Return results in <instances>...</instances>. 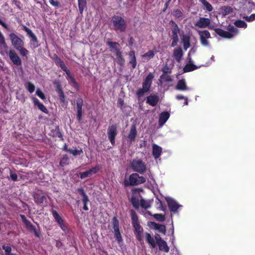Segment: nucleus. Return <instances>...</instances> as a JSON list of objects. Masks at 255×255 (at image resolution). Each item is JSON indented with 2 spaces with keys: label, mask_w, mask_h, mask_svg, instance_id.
<instances>
[{
  "label": "nucleus",
  "mask_w": 255,
  "mask_h": 255,
  "mask_svg": "<svg viewBox=\"0 0 255 255\" xmlns=\"http://www.w3.org/2000/svg\"><path fill=\"white\" fill-rule=\"evenodd\" d=\"M129 165L133 171L140 174L144 173L147 169L145 162L138 158L133 159L130 161Z\"/></svg>",
  "instance_id": "f257e3e1"
},
{
  "label": "nucleus",
  "mask_w": 255,
  "mask_h": 255,
  "mask_svg": "<svg viewBox=\"0 0 255 255\" xmlns=\"http://www.w3.org/2000/svg\"><path fill=\"white\" fill-rule=\"evenodd\" d=\"M146 181L144 177L139 176L137 173H134L130 175L129 181L125 180L124 184L126 186H135L144 183Z\"/></svg>",
  "instance_id": "f03ea898"
},
{
  "label": "nucleus",
  "mask_w": 255,
  "mask_h": 255,
  "mask_svg": "<svg viewBox=\"0 0 255 255\" xmlns=\"http://www.w3.org/2000/svg\"><path fill=\"white\" fill-rule=\"evenodd\" d=\"M214 30L217 34L227 38H231L237 35L239 32L238 29L232 25L229 26V31H224L220 28H215Z\"/></svg>",
  "instance_id": "7ed1b4c3"
},
{
  "label": "nucleus",
  "mask_w": 255,
  "mask_h": 255,
  "mask_svg": "<svg viewBox=\"0 0 255 255\" xmlns=\"http://www.w3.org/2000/svg\"><path fill=\"white\" fill-rule=\"evenodd\" d=\"M112 21L113 23L114 30H119L121 32H123L126 30L127 24L122 17L114 15L112 17Z\"/></svg>",
  "instance_id": "20e7f679"
},
{
  "label": "nucleus",
  "mask_w": 255,
  "mask_h": 255,
  "mask_svg": "<svg viewBox=\"0 0 255 255\" xmlns=\"http://www.w3.org/2000/svg\"><path fill=\"white\" fill-rule=\"evenodd\" d=\"M171 26L172 27V43L171 46L174 47L176 46L179 41L178 35L180 34V30L177 24L173 21L171 20L170 22Z\"/></svg>",
  "instance_id": "39448f33"
},
{
  "label": "nucleus",
  "mask_w": 255,
  "mask_h": 255,
  "mask_svg": "<svg viewBox=\"0 0 255 255\" xmlns=\"http://www.w3.org/2000/svg\"><path fill=\"white\" fill-rule=\"evenodd\" d=\"M194 25L195 26L200 28H209V29H214V25H211V20L208 18L200 17L197 20Z\"/></svg>",
  "instance_id": "423d86ee"
},
{
  "label": "nucleus",
  "mask_w": 255,
  "mask_h": 255,
  "mask_svg": "<svg viewBox=\"0 0 255 255\" xmlns=\"http://www.w3.org/2000/svg\"><path fill=\"white\" fill-rule=\"evenodd\" d=\"M113 225L115 237L119 245L123 243V239L119 230V222L116 217L113 219Z\"/></svg>",
  "instance_id": "0eeeda50"
},
{
  "label": "nucleus",
  "mask_w": 255,
  "mask_h": 255,
  "mask_svg": "<svg viewBox=\"0 0 255 255\" xmlns=\"http://www.w3.org/2000/svg\"><path fill=\"white\" fill-rule=\"evenodd\" d=\"M9 37L11 40L12 46L16 49H19L21 46H24L23 41L15 34L13 33L9 34Z\"/></svg>",
  "instance_id": "6e6552de"
},
{
  "label": "nucleus",
  "mask_w": 255,
  "mask_h": 255,
  "mask_svg": "<svg viewBox=\"0 0 255 255\" xmlns=\"http://www.w3.org/2000/svg\"><path fill=\"white\" fill-rule=\"evenodd\" d=\"M198 34L200 36V40L201 44L204 46H209V42L208 40L211 37V34L208 30H198Z\"/></svg>",
  "instance_id": "1a4fd4ad"
},
{
  "label": "nucleus",
  "mask_w": 255,
  "mask_h": 255,
  "mask_svg": "<svg viewBox=\"0 0 255 255\" xmlns=\"http://www.w3.org/2000/svg\"><path fill=\"white\" fill-rule=\"evenodd\" d=\"M52 216H53L55 222L59 226L61 229L64 232H66L67 231V226H66V224L65 223L64 220L59 215L58 212L55 210H52Z\"/></svg>",
  "instance_id": "9d476101"
},
{
  "label": "nucleus",
  "mask_w": 255,
  "mask_h": 255,
  "mask_svg": "<svg viewBox=\"0 0 255 255\" xmlns=\"http://www.w3.org/2000/svg\"><path fill=\"white\" fill-rule=\"evenodd\" d=\"M100 169L99 166H96L90 170L83 172L79 173V177L81 179H84L87 177H90L92 175L97 173Z\"/></svg>",
  "instance_id": "9b49d317"
},
{
  "label": "nucleus",
  "mask_w": 255,
  "mask_h": 255,
  "mask_svg": "<svg viewBox=\"0 0 255 255\" xmlns=\"http://www.w3.org/2000/svg\"><path fill=\"white\" fill-rule=\"evenodd\" d=\"M117 134V126L116 125L110 126L108 129V135L109 139L113 145H114L115 143V138Z\"/></svg>",
  "instance_id": "f8f14e48"
},
{
  "label": "nucleus",
  "mask_w": 255,
  "mask_h": 255,
  "mask_svg": "<svg viewBox=\"0 0 255 255\" xmlns=\"http://www.w3.org/2000/svg\"><path fill=\"white\" fill-rule=\"evenodd\" d=\"M166 201L170 210L173 212H176L178 209L181 206L174 199L170 197L166 198Z\"/></svg>",
  "instance_id": "ddd939ff"
},
{
  "label": "nucleus",
  "mask_w": 255,
  "mask_h": 255,
  "mask_svg": "<svg viewBox=\"0 0 255 255\" xmlns=\"http://www.w3.org/2000/svg\"><path fill=\"white\" fill-rule=\"evenodd\" d=\"M23 29L27 33V34L31 38V44L33 46L34 48L38 46V40L35 35L33 33L32 30L25 26H23Z\"/></svg>",
  "instance_id": "4468645a"
},
{
  "label": "nucleus",
  "mask_w": 255,
  "mask_h": 255,
  "mask_svg": "<svg viewBox=\"0 0 255 255\" xmlns=\"http://www.w3.org/2000/svg\"><path fill=\"white\" fill-rule=\"evenodd\" d=\"M9 58L14 65L20 66L21 65V60L16 53L13 50H10L7 53Z\"/></svg>",
  "instance_id": "2eb2a0df"
},
{
  "label": "nucleus",
  "mask_w": 255,
  "mask_h": 255,
  "mask_svg": "<svg viewBox=\"0 0 255 255\" xmlns=\"http://www.w3.org/2000/svg\"><path fill=\"white\" fill-rule=\"evenodd\" d=\"M153 77L154 76L153 74L149 73L143 80L142 87L146 90L149 91Z\"/></svg>",
  "instance_id": "dca6fc26"
},
{
  "label": "nucleus",
  "mask_w": 255,
  "mask_h": 255,
  "mask_svg": "<svg viewBox=\"0 0 255 255\" xmlns=\"http://www.w3.org/2000/svg\"><path fill=\"white\" fill-rule=\"evenodd\" d=\"M137 136V131L136 126L133 125L131 126L129 132L127 137V140L130 143H132L135 139Z\"/></svg>",
  "instance_id": "f3484780"
},
{
  "label": "nucleus",
  "mask_w": 255,
  "mask_h": 255,
  "mask_svg": "<svg viewBox=\"0 0 255 255\" xmlns=\"http://www.w3.org/2000/svg\"><path fill=\"white\" fill-rule=\"evenodd\" d=\"M8 47L6 44L3 35L0 31V53L1 55L7 53Z\"/></svg>",
  "instance_id": "a211bd4d"
},
{
  "label": "nucleus",
  "mask_w": 255,
  "mask_h": 255,
  "mask_svg": "<svg viewBox=\"0 0 255 255\" xmlns=\"http://www.w3.org/2000/svg\"><path fill=\"white\" fill-rule=\"evenodd\" d=\"M83 101L81 98H78L76 101V105L77 108V118L80 122L81 121L83 115L82 107Z\"/></svg>",
  "instance_id": "6ab92c4d"
},
{
  "label": "nucleus",
  "mask_w": 255,
  "mask_h": 255,
  "mask_svg": "<svg viewBox=\"0 0 255 255\" xmlns=\"http://www.w3.org/2000/svg\"><path fill=\"white\" fill-rule=\"evenodd\" d=\"M183 52L181 47L175 48L173 50V56L174 59L178 63H180L182 59Z\"/></svg>",
  "instance_id": "aec40b11"
},
{
  "label": "nucleus",
  "mask_w": 255,
  "mask_h": 255,
  "mask_svg": "<svg viewBox=\"0 0 255 255\" xmlns=\"http://www.w3.org/2000/svg\"><path fill=\"white\" fill-rule=\"evenodd\" d=\"M175 89L179 91L190 90V89L187 87L186 81L184 79H181L177 82Z\"/></svg>",
  "instance_id": "412c9836"
},
{
  "label": "nucleus",
  "mask_w": 255,
  "mask_h": 255,
  "mask_svg": "<svg viewBox=\"0 0 255 255\" xmlns=\"http://www.w3.org/2000/svg\"><path fill=\"white\" fill-rule=\"evenodd\" d=\"M159 102V97L155 95H150L146 98V103L151 106H155Z\"/></svg>",
  "instance_id": "4be33fe9"
},
{
  "label": "nucleus",
  "mask_w": 255,
  "mask_h": 255,
  "mask_svg": "<svg viewBox=\"0 0 255 255\" xmlns=\"http://www.w3.org/2000/svg\"><path fill=\"white\" fill-rule=\"evenodd\" d=\"M64 71L66 74V78L68 80L69 83L71 84L73 87H76L77 86V84L76 82V80L71 73L70 71L68 70L67 68L66 70H64Z\"/></svg>",
  "instance_id": "5701e85b"
},
{
  "label": "nucleus",
  "mask_w": 255,
  "mask_h": 255,
  "mask_svg": "<svg viewBox=\"0 0 255 255\" xmlns=\"http://www.w3.org/2000/svg\"><path fill=\"white\" fill-rule=\"evenodd\" d=\"M34 105L37 107V108L42 112L45 114L48 113V111L47 108L44 106V105L40 102V101L36 98L33 97L32 98Z\"/></svg>",
  "instance_id": "b1692460"
},
{
  "label": "nucleus",
  "mask_w": 255,
  "mask_h": 255,
  "mask_svg": "<svg viewBox=\"0 0 255 255\" xmlns=\"http://www.w3.org/2000/svg\"><path fill=\"white\" fill-rule=\"evenodd\" d=\"M169 118V114L168 112L161 113L159 115V125L162 127Z\"/></svg>",
  "instance_id": "393cba45"
},
{
  "label": "nucleus",
  "mask_w": 255,
  "mask_h": 255,
  "mask_svg": "<svg viewBox=\"0 0 255 255\" xmlns=\"http://www.w3.org/2000/svg\"><path fill=\"white\" fill-rule=\"evenodd\" d=\"M162 152V148L156 145L153 144L152 145V155L155 159L158 158L161 155Z\"/></svg>",
  "instance_id": "a878e982"
},
{
  "label": "nucleus",
  "mask_w": 255,
  "mask_h": 255,
  "mask_svg": "<svg viewBox=\"0 0 255 255\" xmlns=\"http://www.w3.org/2000/svg\"><path fill=\"white\" fill-rule=\"evenodd\" d=\"M189 64H187L184 68L183 70L185 72H190L197 69L198 67L196 65L193 64V60L190 56L188 57Z\"/></svg>",
  "instance_id": "bb28decb"
},
{
  "label": "nucleus",
  "mask_w": 255,
  "mask_h": 255,
  "mask_svg": "<svg viewBox=\"0 0 255 255\" xmlns=\"http://www.w3.org/2000/svg\"><path fill=\"white\" fill-rule=\"evenodd\" d=\"M139 195H136V193H133L130 200L131 204L136 209H138L139 207Z\"/></svg>",
  "instance_id": "cd10ccee"
},
{
  "label": "nucleus",
  "mask_w": 255,
  "mask_h": 255,
  "mask_svg": "<svg viewBox=\"0 0 255 255\" xmlns=\"http://www.w3.org/2000/svg\"><path fill=\"white\" fill-rule=\"evenodd\" d=\"M151 225L155 229L158 231L159 232L163 234L164 235L166 233V227L164 225H160L154 222H152Z\"/></svg>",
  "instance_id": "c85d7f7f"
},
{
  "label": "nucleus",
  "mask_w": 255,
  "mask_h": 255,
  "mask_svg": "<svg viewBox=\"0 0 255 255\" xmlns=\"http://www.w3.org/2000/svg\"><path fill=\"white\" fill-rule=\"evenodd\" d=\"M172 81V79L171 76L167 74H162L160 76L159 79V83L161 85H162L165 82H170Z\"/></svg>",
  "instance_id": "c756f323"
},
{
  "label": "nucleus",
  "mask_w": 255,
  "mask_h": 255,
  "mask_svg": "<svg viewBox=\"0 0 255 255\" xmlns=\"http://www.w3.org/2000/svg\"><path fill=\"white\" fill-rule=\"evenodd\" d=\"M182 42L183 43V48L186 50L190 46V38L188 36L183 35L182 38Z\"/></svg>",
  "instance_id": "7c9ffc66"
},
{
  "label": "nucleus",
  "mask_w": 255,
  "mask_h": 255,
  "mask_svg": "<svg viewBox=\"0 0 255 255\" xmlns=\"http://www.w3.org/2000/svg\"><path fill=\"white\" fill-rule=\"evenodd\" d=\"M157 245L158 246L159 250L164 251L166 253H168L169 252V248L165 241H160V242H159Z\"/></svg>",
  "instance_id": "2f4dec72"
},
{
  "label": "nucleus",
  "mask_w": 255,
  "mask_h": 255,
  "mask_svg": "<svg viewBox=\"0 0 255 255\" xmlns=\"http://www.w3.org/2000/svg\"><path fill=\"white\" fill-rule=\"evenodd\" d=\"M130 57L129 63L131 64L133 69L135 68L136 65V58L134 52L131 51L129 53Z\"/></svg>",
  "instance_id": "473e14b6"
},
{
  "label": "nucleus",
  "mask_w": 255,
  "mask_h": 255,
  "mask_svg": "<svg viewBox=\"0 0 255 255\" xmlns=\"http://www.w3.org/2000/svg\"><path fill=\"white\" fill-rule=\"evenodd\" d=\"M145 238L148 243L152 247V248L155 247V243L154 239L151 236L149 233L145 234Z\"/></svg>",
  "instance_id": "72a5a7b5"
},
{
  "label": "nucleus",
  "mask_w": 255,
  "mask_h": 255,
  "mask_svg": "<svg viewBox=\"0 0 255 255\" xmlns=\"http://www.w3.org/2000/svg\"><path fill=\"white\" fill-rule=\"evenodd\" d=\"M20 218H21L22 221H23V222L24 223L26 227L28 229H29L30 230H34V227L31 224V223L26 219V218L24 215H20Z\"/></svg>",
  "instance_id": "f704fd0d"
},
{
  "label": "nucleus",
  "mask_w": 255,
  "mask_h": 255,
  "mask_svg": "<svg viewBox=\"0 0 255 255\" xmlns=\"http://www.w3.org/2000/svg\"><path fill=\"white\" fill-rule=\"evenodd\" d=\"M55 62L57 66H59L62 70H65L67 67L64 63L61 60V59L57 56L55 58Z\"/></svg>",
  "instance_id": "c9c22d12"
},
{
  "label": "nucleus",
  "mask_w": 255,
  "mask_h": 255,
  "mask_svg": "<svg viewBox=\"0 0 255 255\" xmlns=\"http://www.w3.org/2000/svg\"><path fill=\"white\" fill-rule=\"evenodd\" d=\"M154 52L153 51L150 50L142 55V58L145 61H148L153 57Z\"/></svg>",
  "instance_id": "e433bc0d"
},
{
  "label": "nucleus",
  "mask_w": 255,
  "mask_h": 255,
  "mask_svg": "<svg viewBox=\"0 0 255 255\" xmlns=\"http://www.w3.org/2000/svg\"><path fill=\"white\" fill-rule=\"evenodd\" d=\"M140 204L141 207L144 209H147L151 207V204L149 201L145 200L143 199H140Z\"/></svg>",
  "instance_id": "4c0bfd02"
},
{
  "label": "nucleus",
  "mask_w": 255,
  "mask_h": 255,
  "mask_svg": "<svg viewBox=\"0 0 255 255\" xmlns=\"http://www.w3.org/2000/svg\"><path fill=\"white\" fill-rule=\"evenodd\" d=\"M201 2L204 5V8L208 11H211L213 10V7L212 5L208 2L206 0H201Z\"/></svg>",
  "instance_id": "58836bf2"
},
{
  "label": "nucleus",
  "mask_w": 255,
  "mask_h": 255,
  "mask_svg": "<svg viewBox=\"0 0 255 255\" xmlns=\"http://www.w3.org/2000/svg\"><path fill=\"white\" fill-rule=\"evenodd\" d=\"M86 0H78L79 9L80 12L82 13L84 8L86 6Z\"/></svg>",
  "instance_id": "ea45409f"
},
{
  "label": "nucleus",
  "mask_w": 255,
  "mask_h": 255,
  "mask_svg": "<svg viewBox=\"0 0 255 255\" xmlns=\"http://www.w3.org/2000/svg\"><path fill=\"white\" fill-rule=\"evenodd\" d=\"M235 25L240 28H246L247 27V24L244 21L238 20L234 22Z\"/></svg>",
  "instance_id": "a19ab883"
},
{
  "label": "nucleus",
  "mask_w": 255,
  "mask_h": 255,
  "mask_svg": "<svg viewBox=\"0 0 255 255\" xmlns=\"http://www.w3.org/2000/svg\"><path fill=\"white\" fill-rule=\"evenodd\" d=\"M26 89L30 93H33L35 90V86L30 82H27L25 84Z\"/></svg>",
  "instance_id": "79ce46f5"
},
{
  "label": "nucleus",
  "mask_w": 255,
  "mask_h": 255,
  "mask_svg": "<svg viewBox=\"0 0 255 255\" xmlns=\"http://www.w3.org/2000/svg\"><path fill=\"white\" fill-rule=\"evenodd\" d=\"M68 152L73 154L74 156H77L78 155H80L83 153V151L82 149H69L67 150Z\"/></svg>",
  "instance_id": "37998d69"
},
{
  "label": "nucleus",
  "mask_w": 255,
  "mask_h": 255,
  "mask_svg": "<svg viewBox=\"0 0 255 255\" xmlns=\"http://www.w3.org/2000/svg\"><path fill=\"white\" fill-rule=\"evenodd\" d=\"M107 44L109 45L110 48L115 49L116 51H118L120 46L119 44L116 42L108 41L107 42Z\"/></svg>",
  "instance_id": "c03bdc74"
},
{
  "label": "nucleus",
  "mask_w": 255,
  "mask_h": 255,
  "mask_svg": "<svg viewBox=\"0 0 255 255\" xmlns=\"http://www.w3.org/2000/svg\"><path fill=\"white\" fill-rule=\"evenodd\" d=\"M69 163V158L67 155H64L60 162V166L63 167Z\"/></svg>",
  "instance_id": "a18cd8bd"
},
{
  "label": "nucleus",
  "mask_w": 255,
  "mask_h": 255,
  "mask_svg": "<svg viewBox=\"0 0 255 255\" xmlns=\"http://www.w3.org/2000/svg\"><path fill=\"white\" fill-rule=\"evenodd\" d=\"M149 91L144 89L143 87L139 89L136 92V95L138 98L142 97L145 93H147Z\"/></svg>",
  "instance_id": "49530a36"
},
{
  "label": "nucleus",
  "mask_w": 255,
  "mask_h": 255,
  "mask_svg": "<svg viewBox=\"0 0 255 255\" xmlns=\"http://www.w3.org/2000/svg\"><path fill=\"white\" fill-rule=\"evenodd\" d=\"M16 50L19 51L20 54L23 56H26L29 53V51L24 48L23 46H21L20 48Z\"/></svg>",
  "instance_id": "de8ad7c7"
},
{
  "label": "nucleus",
  "mask_w": 255,
  "mask_h": 255,
  "mask_svg": "<svg viewBox=\"0 0 255 255\" xmlns=\"http://www.w3.org/2000/svg\"><path fill=\"white\" fill-rule=\"evenodd\" d=\"M173 15L176 18H180L183 16L182 11L179 9H176L173 11Z\"/></svg>",
  "instance_id": "09e8293b"
},
{
  "label": "nucleus",
  "mask_w": 255,
  "mask_h": 255,
  "mask_svg": "<svg viewBox=\"0 0 255 255\" xmlns=\"http://www.w3.org/2000/svg\"><path fill=\"white\" fill-rule=\"evenodd\" d=\"M131 217L132 224L138 222V217L135 212L133 210L131 211Z\"/></svg>",
  "instance_id": "8fccbe9b"
},
{
  "label": "nucleus",
  "mask_w": 255,
  "mask_h": 255,
  "mask_svg": "<svg viewBox=\"0 0 255 255\" xmlns=\"http://www.w3.org/2000/svg\"><path fill=\"white\" fill-rule=\"evenodd\" d=\"M36 95L43 100L46 99L44 94L39 89L36 90Z\"/></svg>",
  "instance_id": "3c124183"
},
{
  "label": "nucleus",
  "mask_w": 255,
  "mask_h": 255,
  "mask_svg": "<svg viewBox=\"0 0 255 255\" xmlns=\"http://www.w3.org/2000/svg\"><path fill=\"white\" fill-rule=\"evenodd\" d=\"M2 249L4 250L5 255H9L11 254V248L10 246H2Z\"/></svg>",
  "instance_id": "603ef678"
},
{
  "label": "nucleus",
  "mask_w": 255,
  "mask_h": 255,
  "mask_svg": "<svg viewBox=\"0 0 255 255\" xmlns=\"http://www.w3.org/2000/svg\"><path fill=\"white\" fill-rule=\"evenodd\" d=\"M153 217L158 221L163 222L165 220L164 216L160 214H155L153 215Z\"/></svg>",
  "instance_id": "864d4df0"
},
{
  "label": "nucleus",
  "mask_w": 255,
  "mask_h": 255,
  "mask_svg": "<svg viewBox=\"0 0 255 255\" xmlns=\"http://www.w3.org/2000/svg\"><path fill=\"white\" fill-rule=\"evenodd\" d=\"M243 18L248 22H252L255 20V13L251 14L250 16H243Z\"/></svg>",
  "instance_id": "5fc2aeb1"
},
{
  "label": "nucleus",
  "mask_w": 255,
  "mask_h": 255,
  "mask_svg": "<svg viewBox=\"0 0 255 255\" xmlns=\"http://www.w3.org/2000/svg\"><path fill=\"white\" fill-rule=\"evenodd\" d=\"M162 71L163 73V74H167V73H170L171 72V69L167 64H165L163 66Z\"/></svg>",
  "instance_id": "6e6d98bb"
},
{
  "label": "nucleus",
  "mask_w": 255,
  "mask_h": 255,
  "mask_svg": "<svg viewBox=\"0 0 255 255\" xmlns=\"http://www.w3.org/2000/svg\"><path fill=\"white\" fill-rule=\"evenodd\" d=\"M225 14L230 13L232 11V8L230 6H224L222 8Z\"/></svg>",
  "instance_id": "4d7b16f0"
},
{
  "label": "nucleus",
  "mask_w": 255,
  "mask_h": 255,
  "mask_svg": "<svg viewBox=\"0 0 255 255\" xmlns=\"http://www.w3.org/2000/svg\"><path fill=\"white\" fill-rule=\"evenodd\" d=\"M56 91L57 92L58 95L63 93V92L61 88V85L59 83H58L56 84Z\"/></svg>",
  "instance_id": "13d9d810"
},
{
  "label": "nucleus",
  "mask_w": 255,
  "mask_h": 255,
  "mask_svg": "<svg viewBox=\"0 0 255 255\" xmlns=\"http://www.w3.org/2000/svg\"><path fill=\"white\" fill-rule=\"evenodd\" d=\"M132 224L136 232H139L141 231V228L138 222L134 223Z\"/></svg>",
  "instance_id": "bf43d9fd"
},
{
  "label": "nucleus",
  "mask_w": 255,
  "mask_h": 255,
  "mask_svg": "<svg viewBox=\"0 0 255 255\" xmlns=\"http://www.w3.org/2000/svg\"><path fill=\"white\" fill-rule=\"evenodd\" d=\"M117 56L119 57V60H118L119 61H118V62L121 65L123 64L124 61V59H123V58H122V57L121 56V54L120 52H119V51H117Z\"/></svg>",
  "instance_id": "052dcab7"
},
{
  "label": "nucleus",
  "mask_w": 255,
  "mask_h": 255,
  "mask_svg": "<svg viewBox=\"0 0 255 255\" xmlns=\"http://www.w3.org/2000/svg\"><path fill=\"white\" fill-rule=\"evenodd\" d=\"M49 3L53 6L58 7L59 6V2L55 0H49Z\"/></svg>",
  "instance_id": "680f3d73"
},
{
  "label": "nucleus",
  "mask_w": 255,
  "mask_h": 255,
  "mask_svg": "<svg viewBox=\"0 0 255 255\" xmlns=\"http://www.w3.org/2000/svg\"><path fill=\"white\" fill-rule=\"evenodd\" d=\"M197 51V48L196 47H193L192 48L190 51H189V53L188 54V56L189 57L191 55L194 54Z\"/></svg>",
  "instance_id": "e2e57ef3"
},
{
  "label": "nucleus",
  "mask_w": 255,
  "mask_h": 255,
  "mask_svg": "<svg viewBox=\"0 0 255 255\" xmlns=\"http://www.w3.org/2000/svg\"><path fill=\"white\" fill-rule=\"evenodd\" d=\"M10 176L11 179L14 181H15L17 179V175L15 173H13L11 171L10 173Z\"/></svg>",
  "instance_id": "0e129e2a"
},
{
  "label": "nucleus",
  "mask_w": 255,
  "mask_h": 255,
  "mask_svg": "<svg viewBox=\"0 0 255 255\" xmlns=\"http://www.w3.org/2000/svg\"><path fill=\"white\" fill-rule=\"evenodd\" d=\"M58 96L59 97V99L61 102L64 103L66 102L64 93L62 94H59Z\"/></svg>",
  "instance_id": "69168bd1"
},
{
  "label": "nucleus",
  "mask_w": 255,
  "mask_h": 255,
  "mask_svg": "<svg viewBox=\"0 0 255 255\" xmlns=\"http://www.w3.org/2000/svg\"><path fill=\"white\" fill-rule=\"evenodd\" d=\"M155 239L156 241L157 244H158L159 242H160V241H163V240L161 239V237L158 234H156L155 235Z\"/></svg>",
  "instance_id": "338daca9"
},
{
  "label": "nucleus",
  "mask_w": 255,
  "mask_h": 255,
  "mask_svg": "<svg viewBox=\"0 0 255 255\" xmlns=\"http://www.w3.org/2000/svg\"><path fill=\"white\" fill-rule=\"evenodd\" d=\"M83 203H88L89 202V198L88 196L86 194L83 196Z\"/></svg>",
  "instance_id": "774afa93"
}]
</instances>
